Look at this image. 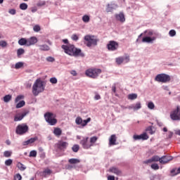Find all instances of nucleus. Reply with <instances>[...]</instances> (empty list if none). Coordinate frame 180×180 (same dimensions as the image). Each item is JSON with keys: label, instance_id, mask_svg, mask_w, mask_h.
<instances>
[{"label": "nucleus", "instance_id": "f257e3e1", "mask_svg": "<svg viewBox=\"0 0 180 180\" xmlns=\"http://www.w3.org/2000/svg\"><path fill=\"white\" fill-rule=\"evenodd\" d=\"M62 49L68 56H72L73 57H85V54L82 52L80 49L75 48L72 44L63 45Z\"/></svg>", "mask_w": 180, "mask_h": 180}, {"label": "nucleus", "instance_id": "f03ea898", "mask_svg": "<svg viewBox=\"0 0 180 180\" xmlns=\"http://www.w3.org/2000/svg\"><path fill=\"white\" fill-rule=\"evenodd\" d=\"M43 91H44V84H43V81L40 80V79H37L32 86L33 96H37L39 94L43 92Z\"/></svg>", "mask_w": 180, "mask_h": 180}, {"label": "nucleus", "instance_id": "7ed1b4c3", "mask_svg": "<svg viewBox=\"0 0 180 180\" xmlns=\"http://www.w3.org/2000/svg\"><path fill=\"white\" fill-rule=\"evenodd\" d=\"M144 37L142 39V43H148V44H153L157 37L154 36V32L151 30H146L144 32Z\"/></svg>", "mask_w": 180, "mask_h": 180}, {"label": "nucleus", "instance_id": "20e7f679", "mask_svg": "<svg viewBox=\"0 0 180 180\" xmlns=\"http://www.w3.org/2000/svg\"><path fill=\"white\" fill-rule=\"evenodd\" d=\"M85 74L86 77L96 79V78H98L99 75L102 74V70L98 68H91L86 70Z\"/></svg>", "mask_w": 180, "mask_h": 180}, {"label": "nucleus", "instance_id": "39448f33", "mask_svg": "<svg viewBox=\"0 0 180 180\" xmlns=\"http://www.w3.org/2000/svg\"><path fill=\"white\" fill-rule=\"evenodd\" d=\"M45 120L50 126H54L57 124V119H56V115L53 112H46L44 114Z\"/></svg>", "mask_w": 180, "mask_h": 180}, {"label": "nucleus", "instance_id": "423d86ee", "mask_svg": "<svg viewBox=\"0 0 180 180\" xmlns=\"http://www.w3.org/2000/svg\"><path fill=\"white\" fill-rule=\"evenodd\" d=\"M29 131V127L26 124H18L15 129L16 134L22 136V134H26Z\"/></svg>", "mask_w": 180, "mask_h": 180}, {"label": "nucleus", "instance_id": "0eeeda50", "mask_svg": "<svg viewBox=\"0 0 180 180\" xmlns=\"http://www.w3.org/2000/svg\"><path fill=\"white\" fill-rule=\"evenodd\" d=\"M170 80L171 77L169 75L165 74H159L155 78V81H157V82H163L164 84L169 82Z\"/></svg>", "mask_w": 180, "mask_h": 180}, {"label": "nucleus", "instance_id": "6e6552de", "mask_svg": "<svg viewBox=\"0 0 180 180\" xmlns=\"http://www.w3.org/2000/svg\"><path fill=\"white\" fill-rule=\"evenodd\" d=\"M84 40L87 41L86 46L87 47H91L92 46H96L98 44V41L94 38V36L86 35L84 37Z\"/></svg>", "mask_w": 180, "mask_h": 180}, {"label": "nucleus", "instance_id": "1a4fd4ad", "mask_svg": "<svg viewBox=\"0 0 180 180\" xmlns=\"http://www.w3.org/2000/svg\"><path fill=\"white\" fill-rule=\"evenodd\" d=\"M170 119L172 120H180V106L176 108L170 112Z\"/></svg>", "mask_w": 180, "mask_h": 180}, {"label": "nucleus", "instance_id": "9d476101", "mask_svg": "<svg viewBox=\"0 0 180 180\" xmlns=\"http://www.w3.org/2000/svg\"><path fill=\"white\" fill-rule=\"evenodd\" d=\"M107 49L109 51H116L119 49V44L115 41H110L107 44Z\"/></svg>", "mask_w": 180, "mask_h": 180}, {"label": "nucleus", "instance_id": "9b49d317", "mask_svg": "<svg viewBox=\"0 0 180 180\" xmlns=\"http://www.w3.org/2000/svg\"><path fill=\"white\" fill-rule=\"evenodd\" d=\"M115 61L117 64L120 65V64H123V63H129V61H130V57L129 56H121V57L117 58L115 59Z\"/></svg>", "mask_w": 180, "mask_h": 180}, {"label": "nucleus", "instance_id": "f8f14e48", "mask_svg": "<svg viewBox=\"0 0 180 180\" xmlns=\"http://www.w3.org/2000/svg\"><path fill=\"white\" fill-rule=\"evenodd\" d=\"M89 137L83 138L82 141H80V144L82 146L83 148L85 150H88L89 148H91L93 146V144L88 143Z\"/></svg>", "mask_w": 180, "mask_h": 180}, {"label": "nucleus", "instance_id": "ddd939ff", "mask_svg": "<svg viewBox=\"0 0 180 180\" xmlns=\"http://www.w3.org/2000/svg\"><path fill=\"white\" fill-rule=\"evenodd\" d=\"M29 115V111H25L22 113H18L14 117V122H20L26 115Z\"/></svg>", "mask_w": 180, "mask_h": 180}, {"label": "nucleus", "instance_id": "4468645a", "mask_svg": "<svg viewBox=\"0 0 180 180\" xmlns=\"http://www.w3.org/2000/svg\"><path fill=\"white\" fill-rule=\"evenodd\" d=\"M158 161L161 163V158L158 155H154L149 160L145 161V164H151V162H158Z\"/></svg>", "mask_w": 180, "mask_h": 180}, {"label": "nucleus", "instance_id": "2eb2a0df", "mask_svg": "<svg viewBox=\"0 0 180 180\" xmlns=\"http://www.w3.org/2000/svg\"><path fill=\"white\" fill-rule=\"evenodd\" d=\"M115 9H117V6L116 5V4L110 3L107 5L105 11L106 12L109 13V12H113Z\"/></svg>", "mask_w": 180, "mask_h": 180}, {"label": "nucleus", "instance_id": "dca6fc26", "mask_svg": "<svg viewBox=\"0 0 180 180\" xmlns=\"http://www.w3.org/2000/svg\"><path fill=\"white\" fill-rule=\"evenodd\" d=\"M37 43V38L36 37H31L30 38L27 39V46H34V44H36Z\"/></svg>", "mask_w": 180, "mask_h": 180}, {"label": "nucleus", "instance_id": "f3484780", "mask_svg": "<svg viewBox=\"0 0 180 180\" xmlns=\"http://www.w3.org/2000/svg\"><path fill=\"white\" fill-rule=\"evenodd\" d=\"M57 146L59 150H65V148H67L68 146V143L60 141L57 143Z\"/></svg>", "mask_w": 180, "mask_h": 180}, {"label": "nucleus", "instance_id": "a211bd4d", "mask_svg": "<svg viewBox=\"0 0 180 180\" xmlns=\"http://www.w3.org/2000/svg\"><path fill=\"white\" fill-rule=\"evenodd\" d=\"M172 156H162L160 158V164H167V162H169V161H172Z\"/></svg>", "mask_w": 180, "mask_h": 180}, {"label": "nucleus", "instance_id": "6ab92c4d", "mask_svg": "<svg viewBox=\"0 0 180 180\" xmlns=\"http://www.w3.org/2000/svg\"><path fill=\"white\" fill-rule=\"evenodd\" d=\"M115 18L121 22L122 23L126 22V18H124V14L123 13H120L119 14L115 15Z\"/></svg>", "mask_w": 180, "mask_h": 180}, {"label": "nucleus", "instance_id": "aec40b11", "mask_svg": "<svg viewBox=\"0 0 180 180\" xmlns=\"http://www.w3.org/2000/svg\"><path fill=\"white\" fill-rule=\"evenodd\" d=\"M117 137L115 134H112L110 136L109 139V146H116V140Z\"/></svg>", "mask_w": 180, "mask_h": 180}, {"label": "nucleus", "instance_id": "412c9836", "mask_svg": "<svg viewBox=\"0 0 180 180\" xmlns=\"http://www.w3.org/2000/svg\"><path fill=\"white\" fill-rule=\"evenodd\" d=\"M34 141H37V137H34L22 142V146H29V144H33Z\"/></svg>", "mask_w": 180, "mask_h": 180}, {"label": "nucleus", "instance_id": "4be33fe9", "mask_svg": "<svg viewBox=\"0 0 180 180\" xmlns=\"http://www.w3.org/2000/svg\"><path fill=\"white\" fill-rule=\"evenodd\" d=\"M109 171L115 175H122V171L117 167H111L110 168Z\"/></svg>", "mask_w": 180, "mask_h": 180}, {"label": "nucleus", "instance_id": "5701e85b", "mask_svg": "<svg viewBox=\"0 0 180 180\" xmlns=\"http://www.w3.org/2000/svg\"><path fill=\"white\" fill-rule=\"evenodd\" d=\"M136 140H148V135H147L146 133H143L141 135H136Z\"/></svg>", "mask_w": 180, "mask_h": 180}, {"label": "nucleus", "instance_id": "b1692460", "mask_svg": "<svg viewBox=\"0 0 180 180\" xmlns=\"http://www.w3.org/2000/svg\"><path fill=\"white\" fill-rule=\"evenodd\" d=\"M41 51H49L50 50V46L47 44H42L38 46Z\"/></svg>", "mask_w": 180, "mask_h": 180}, {"label": "nucleus", "instance_id": "393cba45", "mask_svg": "<svg viewBox=\"0 0 180 180\" xmlns=\"http://www.w3.org/2000/svg\"><path fill=\"white\" fill-rule=\"evenodd\" d=\"M18 44H20V46H27V39H26V38H21L18 40Z\"/></svg>", "mask_w": 180, "mask_h": 180}, {"label": "nucleus", "instance_id": "a878e982", "mask_svg": "<svg viewBox=\"0 0 180 180\" xmlns=\"http://www.w3.org/2000/svg\"><path fill=\"white\" fill-rule=\"evenodd\" d=\"M24 65H25V63L23 62H18L15 63L14 68L15 70H19L20 68H23Z\"/></svg>", "mask_w": 180, "mask_h": 180}, {"label": "nucleus", "instance_id": "bb28decb", "mask_svg": "<svg viewBox=\"0 0 180 180\" xmlns=\"http://www.w3.org/2000/svg\"><path fill=\"white\" fill-rule=\"evenodd\" d=\"M62 133L63 131H61V129L60 128H55L53 130V134H55V136H57L58 137L61 136Z\"/></svg>", "mask_w": 180, "mask_h": 180}, {"label": "nucleus", "instance_id": "cd10ccee", "mask_svg": "<svg viewBox=\"0 0 180 180\" xmlns=\"http://www.w3.org/2000/svg\"><path fill=\"white\" fill-rule=\"evenodd\" d=\"M148 109H150V110H154L155 109V105L153 101H149L147 103Z\"/></svg>", "mask_w": 180, "mask_h": 180}, {"label": "nucleus", "instance_id": "c85d7f7f", "mask_svg": "<svg viewBox=\"0 0 180 180\" xmlns=\"http://www.w3.org/2000/svg\"><path fill=\"white\" fill-rule=\"evenodd\" d=\"M22 54H25V49L20 48L17 50V57L18 58H20V56H22Z\"/></svg>", "mask_w": 180, "mask_h": 180}, {"label": "nucleus", "instance_id": "c756f323", "mask_svg": "<svg viewBox=\"0 0 180 180\" xmlns=\"http://www.w3.org/2000/svg\"><path fill=\"white\" fill-rule=\"evenodd\" d=\"M70 164H79L81 161L79 159L72 158L68 160Z\"/></svg>", "mask_w": 180, "mask_h": 180}, {"label": "nucleus", "instance_id": "7c9ffc66", "mask_svg": "<svg viewBox=\"0 0 180 180\" xmlns=\"http://www.w3.org/2000/svg\"><path fill=\"white\" fill-rule=\"evenodd\" d=\"M12 100V96L11 95H6L4 97V102H5L6 103H8V102L11 101Z\"/></svg>", "mask_w": 180, "mask_h": 180}, {"label": "nucleus", "instance_id": "2f4dec72", "mask_svg": "<svg viewBox=\"0 0 180 180\" xmlns=\"http://www.w3.org/2000/svg\"><path fill=\"white\" fill-rule=\"evenodd\" d=\"M171 174H172V175H178V174H180V167L172 169Z\"/></svg>", "mask_w": 180, "mask_h": 180}, {"label": "nucleus", "instance_id": "473e14b6", "mask_svg": "<svg viewBox=\"0 0 180 180\" xmlns=\"http://www.w3.org/2000/svg\"><path fill=\"white\" fill-rule=\"evenodd\" d=\"M17 167L18 168V169L20 171H25V169H26V167L23 164H22L20 162H18L17 164Z\"/></svg>", "mask_w": 180, "mask_h": 180}, {"label": "nucleus", "instance_id": "72a5a7b5", "mask_svg": "<svg viewBox=\"0 0 180 180\" xmlns=\"http://www.w3.org/2000/svg\"><path fill=\"white\" fill-rule=\"evenodd\" d=\"M82 20L84 22V23H88L89 20H91V18L88 15H84L82 17Z\"/></svg>", "mask_w": 180, "mask_h": 180}, {"label": "nucleus", "instance_id": "f704fd0d", "mask_svg": "<svg viewBox=\"0 0 180 180\" xmlns=\"http://www.w3.org/2000/svg\"><path fill=\"white\" fill-rule=\"evenodd\" d=\"M25 101H21L18 103H17L15 108L17 109H20V108H23V106H25Z\"/></svg>", "mask_w": 180, "mask_h": 180}, {"label": "nucleus", "instance_id": "c9c22d12", "mask_svg": "<svg viewBox=\"0 0 180 180\" xmlns=\"http://www.w3.org/2000/svg\"><path fill=\"white\" fill-rule=\"evenodd\" d=\"M20 9H21L22 11H26V9H27V4H26V3L20 4Z\"/></svg>", "mask_w": 180, "mask_h": 180}, {"label": "nucleus", "instance_id": "e433bc0d", "mask_svg": "<svg viewBox=\"0 0 180 180\" xmlns=\"http://www.w3.org/2000/svg\"><path fill=\"white\" fill-rule=\"evenodd\" d=\"M150 168H152V169H154L155 171H157L160 169V166L157 163H153L151 165Z\"/></svg>", "mask_w": 180, "mask_h": 180}, {"label": "nucleus", "instance_id": "4c0bfd02", "mask_svg": "<svg viewBox=\"0 0 180 180\" xmlns=\"http://www.w3.org/2000/svg\"><path fill=\"white\" fill-rule=\"evenodd\" d=\"M13 160L12 159H8L5 161L4 164L6 167H11V165L13 164Z\"/></svg>", "mask_w": 180, "mask_h": 180}, {"label": "nucleus", "instance_id": "58836bf2", "mask_svg": "<svg viewBox=\"0 0 180 180\" xmlns=\"http://www.w3.org/2000/svg\"><path fill=\"white\" fill-rule=\"evenodd\" d=\"M82 118L81 117H77L75 120L76 124H81L82 126Z\"/></svg>", "mask_w": 180, "mask_h": 180}, {"label": "nucleus", "instance_id": "ea45409f", "mask_svg": "<svg viewBox=\"0 0 180 180\" xmlns=\"http://www.w3.org/2000/svg\"><path fill=\"white\" fill-rule=\"evenodd\" d=\"M91 122V117L87 118L86 120H84L82 121V126L84 127V126H86L88 123Z\"/></svg>", "mask_w": 180, "mask_h": 180}, {"label": "nucleus", "instance_id": "a19ab883", "mask_svg": "<svg viewBox=\"0 0 180 180\" xmlns=\"http://www.w3.org/2000/svg\"><path fill=\"white\" fill-rule=\"evenodd\" d=\"M33 30L34 32H35L36 33L40 32L41 30V27H40V25H36L33 27Z\"/></svg>", "mask_w": 180, "mask_h": 180}, {"label": "nucleus", "instance_id": "79ce46f5", "mask_svg": "<svg viewBox=\"0 0 180 180\" xmlns=\"http://www.w3.org/2000/svg\"><path fill=\"white\" fill-rule=\"evenodd\" d=\"M4 157H6V158H9V157H11V155H12V152L9 151V150H6L4 153Z\"/></svg>", "mask_w": 180, "mask_h": 180}, {"label": "nucleus", "instance_id": "37998d69", "mask_svg": "<svg viewBox=\"0 0 180 180\" xmlns=\"http://www.w3.org/2000/svg\"><path fill=\"white\" fill-rule=\"evenodd\" d=\"M169 36H170V37H174V36H176V31L174 30H171L169 32Z\"/></svg>", "mask_w": 180, "mask_h": 180}, {"label": "nucleus", "instance_id": "c03bdc74", "mask_svg": "<svg viewBox=\"0 0 180 180\" xmlns=\"http://www.w3.org/2000/svg\"><path fill=\"white\" fill-rule=\"evenodd\" d=\"M150 180L161 179V175H153L150 177Z\"/></svg>", "mask_w": 180, "mask_h": 180}, {"label": "nucleus", "instance_id": "a18cd8bd", "mask_svg": "<svg viewBox=\"0 0 180 180\" xmlns=\"http://www.w3.org/2000/svg\"><path fill=\"white\" fill-rule=\"evenodd\" d=\"M72 150L74 153H78V150H79V146L74 145L72 148Z\"/></svg>", "mask_w": 180, "mask_h": 180}, {"label": "nucleus", "instance_id": "49530a36", "mask_svg": "<svg viewBox=\"0 0 180 180\" xmlns=\"http://www.w3.org/2000/svg\"><path fill=\"white\" fill-rule=\"evenodd\" d=\"M96 140H98V138L96 136H93L90 139V144H95L96 143ZM92 146V147H93Z\"/></svg>", "mask_w": 180, "mask_h": 180}, {"label": "nucleus", "instance_id": "de8ad7c7", "mask_svg": "<svg viewBox=\"0 0 180 180\" xmlns=\"http://www.w3.org/2000/svg\"><path fill=\"white\" fill-rule=\"evenodd\" d=\"M128 99H129V101H134V99H136V94L128 95Z\"/></svg>", "mask_w": 180, "mask_h": 180}, {"label": "nucleus", "instance_id": "09e8293b", "mask_svg": "<svg viewBox=\"0 0 180 180\" xmlns=\"http://www.w3.org/2000/svg\"><path fill=\"white\" fill-rule=\"evenodd\" d=\"M49 81L51 84H57V82H58V80L57 79L56 77H51Z\"/></svg>", "mask_w": 180, "mask_h": 180}, {"label": "nucleus", "instance_id": "8fccbe9b", "mask_svg": "<svg viewBox=\"0 0 180 180\" xmlns=\"http://www.w3.org/2000/svg\"><path fill=\"white\" fill-rule=\"evenodd\" d=\"M46 61H48V63H54L56 59L53 57L49 56L46 58Z\"/></svg>", "mask_w": 180, "mask_h": 180}, {"label": "nucleus", "instance_id": "3c124183", "mask_svg": "<svg viewBox=\"0 0 180 180\" xmlns=\"http://www.w3.org/2000/svg\"><path fill=\"white\" fill-rule=\"evenodd\" d=\"M6 46H8V43L6 41H0V47H6Z\"/></svg>", "mask_w": 180, "mask_h": 180}, {"label": "nucleus", "instance_id": "603ef678", "mask_svg": "<svg viewBox=\"0 0 180 180\" xmlns=\"http://www.w3.org/2000/svg\"><path fill=\"white\" fill-rule=\"evenodd\" d=\"M37 155V152L36 150H32L30 153V157H36Z\"/></svg>", "mask_w": 180, "mask_h": 180}, {"label": "nucleus", "instance_id": "864d4df0", "mask_svg": "<svg viewBox=\"0 0 180 180\" xmlns=\"http://www.w3.org/2000/svg\"><path fill=\"white\" fill-rule=\"evenodd\" d=\"M50 174H51V170L50 169H46L44 171V174L46 175H50Z\"/></svg>", "mask_w": 180, "mask_h": 180}, {"label": "nucleus", "instance_id": "5fc2aeb1", "mask_svg": "<svg viewBox=\"0 0 180 180\" xmlns=\"http://www.w3.org/2000/svg\"><path fill=\"white\" fill-rule=\"evenodd\" d=\"M23 98H25L23 96H18L15 100V103H17V102H19V101H21V99H23Z\"/></svg>", "mask_w": 180, "mask_h": 180}, {"label": "nucleus", "instance_id": "6e6d98bb", "mask_svg": "<svg viewBox=\"0 0 180 180\" xmlns=\"http://www.w3.org/2000/svg\"><path fill=\"white\" fill-rule=\"evenodd\" d=\"M14 180H22V176L20 175V174H17L14 176Z\"/></svg>", "mask_w": 180, "mask_h": 180}, {"label": "nucleus", "instance_id": "4d7b16f0", "mask_svg": "<svg viewBox=\"0 0 180 180\" xmlns=\"http://www.w3.org/2000/svg\"><path fill=\"white\" fill-rule=\"evenodd\" d=\"M8 13H10V15H16V10L15 8L10 9Z\"/></svg>", "mask_w": 180, "mask_h": 180}, {"label": "nucleus", "instance_id": "13d9d810", "mask_svg": "<svg viewBox=\"0 0 180 180\" xmlns=\"http://www.w3.org/2000/svg\"><path fill=\"white\" fill-rule=\"evenodd\" d=\"M37 5V6H44V5H46V1H39Z\"/></svg>", "mask_w": 180, "mask_h": 180}, {"label": "nucleus", "instance_id": "bf43d9fd", "mask_svg": "<svg viewBox=\"0 0 180 180\" xmlns=\"http://www.w3.org/2000/svg\"><path fill=\"white\" fill-rule=\"evenodd\" d=\"M78 36L77 34H73L72 36V40H74L75 41H77L78 40Z\"/></svg>", "mask_w": 180, "mask_h": 180}, {"label": "nucleus", "instance_id": "052dcab7", "mask_svg": "<svg viewBox=\"0 0 180 180\" xmlns=\"http://www.w3.org/2000/svg\"><path fill=\"white\" fill-rule=\"evenodd\" d=\"M139 109H141V103H136V110H139Z\"/></svg>", "mask_w": 180, "mask_h": 180}, {"label": "nucleus", "instance_id": "680f3d73", "mask_svg": "<svg viewBox=\"0 0 180 180\" xmlns=\"http://www.w3.org/2000/svg\"><path fill=\"white\" fill-rule=\"evenodd\" d=\"M70 74L73 75V77H77V71L75 70H71Z\"/></svg>", "mask_w": 180, "mask_h": 180}, {"label": "nucleus", "instance_id": "e2e57ef3", "mask_svg": "<svg viewBox=\"0 0 180 180\" xmlns=\"http://www.w3.org/2000/svg\"><path fill=\"white\" fill-rule=\"evenodd\" d=\"M162 89H164V91H169L168 86H162Z\"/></svg>", "mask_w": 180, "mask_h": 180}, {"label": "nucleus", "instance_id": "0e129e2a", "mask_svg": "<svg viewBox=\"0 0 180 180\" xmlns=\"http://www.w3.org/2000/svg\"><path fill=\"white\" fill-rule=\"evenodd\" d=\"M94 99L96 101H99V99H101V96L99 94H96L94 97Z\"/></svg>", "mask_w": 180, "mask_h": 180}, {"label": "nucleus", "instance_id": "69168bd1", "mask_svg": "<svg viewBox=\"0 0 180 180\" xmlns=\"http://www.w3.org/2000/svg\"><path fill=\"white\" fill-rule=\"evenodd\" d=\"M112 92H114V94H116V85L115 84H114L112 86Z\"/></svg>", "mask_w": 180, "mask_h": 180}, {"label": "nucleus", "instance_id": "338daca9", "mask_svg": "<svg viewBox=\"0 0 180 180\" xmlns=\"http://www.w3.org/2000/svg\"><path fill=\"white\" fill-rule=\"evenodd\" d=\"M108 180H115V176H108Z\"/></svg>", "mask_w": 180, "mask_h": 180}, {"label": "nucleus", "instance_id": "774afa93", "mask_svg": "<svg viewBox=\"0 0 180 180\" xmlns=\"http://www.w3.org/2000/svg\"><path fill=\"white\" fill-rule=\"evenodd\" d=\"M175 134H177V136H180V129L175 130Z\"/></svg>", "mask_w": 180, "mask_h": 180}]
</instances>
